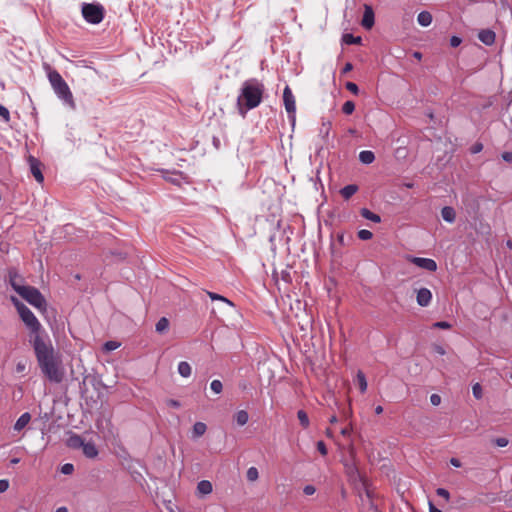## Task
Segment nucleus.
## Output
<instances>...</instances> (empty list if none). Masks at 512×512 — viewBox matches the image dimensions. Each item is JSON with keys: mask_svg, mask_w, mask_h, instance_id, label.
<instances>
[{"mask_svg": "<svg viewBox=\"0 0 512 512\" xmlns=\"http://www.w3.org/2000/svg\"><path fill=\"white\" fill-rule=\"evenodd\" d=\"M29 343L33 347L38 366L43 375L50 382H62L65 372L61 355L55 350L48 334L30 336Z\"/></svg>", "mask_w": 512, "mask_h": 512, "instance_id": "nucleus-1", "label": "nucleus"}, {"mask_svg": "<svg viewBox=\"0 0 512 512\" xmlns=\"http://www.w3.org/2000/svg\"><path fill=\"white\" fill-rule=\"evenodd\" d=\"M265 91L264 84L256 79L250 78L242 83V86L237 97V110L238 113L245 118L249 110H252L260 105Z\"/></svg>", "mask_w": 512, "mask_h": 512, "instance_id": "nucleus-2", "label": "nucleus"}, {"mask_svg": "<svg viewBox=\"0 0 512 512\" xmlns=\"http://www.w3.org/2000/svg\"><path fill=\"white\" fill-rule=\"evenodd\" d=\"M47 77L50 82L52 89L54 90L57 97L70 109L75 110L76 104L73 98V94L65 82L60 73L52 69L51 67H47Z\"/></svg>", "mask_w": 512, "mask_h": 512, "instance_id": "nucleus-3", "label": "nucleus"}, {"mask_svg": "<svg viewBox=\"0 0 512 512\" xmlns=\"http://www.w3.org/2000/svg\"><path fill=\"white\" fill-rule=\"evenodd\" d=\"M12 302L15 305L21 320L30 329L31 336L47 334L43 330L41 323L38 321L34 313L25 304L15 297H12Z\"/></svg>", "mask_w": 512, "mask_h": 512, "instance_id": "nucleus-4", "label": "nucleus"}, {"mask_svg": "<svg viewBox=\"0 0 512 512\" xmlns=\"http://www.w3.org/2000/svg\"><path fill=\"white\" fill-rule=\"evenodd\" d=\"M15 291L39 311L45 312L47 310V301L37 288L24 285L23 287H15Z\"/></svg>", "mask_w": 512, "mask_h": 512, "instance_id": "nucleus-5", "label": "nucleus"}, {"mask_svg": "<svg viewBox=\"0 0 512 512\" xmlns=\"http://www.w3.org/2000/svg\"><path fill=\"white\" fill-rule=\"evenodd\" d=\"M82 15L88 23L99 24L104 18V8L98 3H84Z\"/></svg>", "mask_w": 512, "mask_h": 512, "instance_id": "nucleus-6", "label": "nucleus"}, {"mask_svg": "<svg viewBox=\"0 0 512 512\" xmlns=\"http://www.w3.org/2000/svg\"><path fill=\"white\" fill-rule=\"evenodd\" d=\"M283 101L285 105V109L289 114V117L295 121V113H296V103L295 97L289 86H286L283 91Z\"/></svg>", "mask_w": 512, "mask_h": 512, "instance_id": "nucleus-7", "label": "nucleus"}, {"mask_svg": "<svg viewBox=\"0 0 512 512\" xmlns=\"http://www.w3.org/2000/svg\"><path fill=\"white\" fill-rule=\"evenodd\" d=\"M410 261L415 264L417 267L422 268L424 270L434 272L437 270V263L430 258H422V257H411Z\"/></svg>", "mask_w": 512, "mask_h": 512, "instance_id": "nucleus-8", "label": "nucleus"}, {"mask_svg": "<svg viewBox=\"0 0 512 512\" xmlns=\"http://www.w3.org/2000/svg\"><path fill=\"white\" fill-rule=\"evenodd\" d=\"M28 163L30 171L34 176L35 180L39 183H42L44 181V176L41 171V162L34 156L30 155L28 157Z\"/></svg>", "mask_w": 512, "mask_h": 512, "instance_id": "nucleus-9", "label": "nucleus"}, {"mask_svg": "<svg viewBox=\"0 0 512 512\" xmlns=\"http://www.w3.org/2000/svg\"><path fill=\"white\" fill-rule=\"evenodd\" d=\"M375 23V15L372 7L370 5L365 4L364 5V14L361 21V25L369 30L373 27Z\"/></svg>", "mask_w": 512, "mask_h": 512, "instance_id": "nucleus-10", "label": "nucleus"}, {"mask_svg": "<svg viewBox=\"0 0 512 512\" xmlns=\"http://www.w3.org/2000/svg\"><path fill=\"white\" fill-rule=\"evenodd\" d=\"M417 303L419 306L426 307L430 304L432 300V293L427 288H421L417 291L416 297Z\"/></svg>", "mask_w": 512, "mask_h": 512, "instance_id": "nucleus-11", "label": "nucleus"}, {"mask_svg": "<svg viewBox=\"0 0 512 512\" xmlns=\"http://www.w3.org/2000/svg\"><path fill=\"white\" fill-rule=\"evenodd\" d=\"M478 38L483 44L491 46L495 42L496 35L495 32L490 29H483L478 33Z\"/></svg>", "mask_w": 512, "mask_h": 512, "instance_id": "nucleus-12", "label": "nucleus"}, {"mask_svg": "<svg viewBox=\"0 0 512 512\" xmlns=\"http://www.w3.org/2000/svg\"><path fill=\"white\" fill-rule=\"evenodd\" d=\"M31 420V415L28 412L23 413L15 422L13 429L17 432L23 430Z\"/></svg>", "mask_w": 512, "mask_h": 512, "instance_id": "nucleus-13", "label": "nucleus"}, {"mask_svg": "<svg viewBox=\"0 0 512 512\" xmlns=\"http://www.w3.org/2000/svg\"><path fill=\"white\" fill-rule=\"evenodd\" d=\"M441 216H442L443 220H445L446 222L453 223L456 218V213H455L454 208H452L450 206H445L441 210Z\"/></svg>", "mask_w": 512, "mask_h": 512, "instance_id": "nucleus-14", "label": "nucleus"}, {"mask_svg": "<svg viewBox=\"0 0 512 512\" xmlns=\"http://www.w3.org/2000/svg\"><path fill=\"white\" fill-rule=\"evenodd\" d=\"M82 450L84 455L91 459L95 458L98 455V450L95 444L92 442L84 443V445L82 446Z\"/></svg>", "mask_w": 512, "mask_h": 512, "instance_id": "nucleus-15", "label": "nucleus"}, {"mask_svg": "<svg viewBox=\"0 0 512 512\" xmlns=\"http://www.w3.org/2000/svg\"><path fill=\"white\" fill-rule=\"evenodd\" d=\"M358 191V186L355 185V184H349V185H346L344 186L341 190H340V194L341 196L348 200L349 198H351L356 192Z\"/></svg>", "mask_w": 512, "mask_h": 512, "instance_id": "nucleus-16", "label": "nucleus"}, {"mask_svg": "<svg viewBox=\"0 0 512 512\" xmlns=\"http://www.w3.org/2000/svg\"><path fill=\"white\" fill-rule=\"evenodd\" d=\"M432 15L428 11H422L417 16V21L419 25L423 27H428L432 23Z\"/></svg>", "mask_w": 512, "mask_h": 512, "instance_id": "nucleus-17", "label": "nucleus"}, {"mask_svg": "<svg viewBox=\"0 0 512 512\" xmlns=\"http://www.w3.org/2000/svg\"><path fill=\"white\" fill-rule=\"evenodd\" d=\"M197 491L200 495H208L212 492V484L208 480H202L197 484Z\"/></svg>", "mask_w": 512, "mask_h": 512, "instance_id": "nucleus-18", "label": "nucleus"}, {"mask_svg": "<svg viewBox=\"0 0 512 512\" xmlns=\"http://www.w3.org/2000/svg\"><path fill=\"white\" fill-rule=\"evenodd\" d=\"M360 215L363 218H365L367 220H370V221H372L374 223H379L381 221V217L378 214L373 213L372 211H370L367 208H362L360 210Z\"/></svg>", "mask_w": 512, "mask_h": 512, "instance_id": "nucleus-19", "label": "nucleus"}, {"mask_svg": "<svg viewBox=\"0 0 512 512\" xmlns=\"http://www.w3.org/2000/svg\"><path fill=\"white\" fill-rule=\"evenodd\" d=\"M359 160L363 164H371L375 160V155L372 151L363 150L359 153Z\"/></svg>", "mask_w": 512, "mask_h": 512, "instance_id": "nucleus-20", "label": "nucleus"}, {"mask_svg": "<svg viewBox=\"0 0 512 512\" xmlns=\"http://www.w3.org/2000/svg\"><path fill=\"white\" fill-rule=\"evenodd\" d=\"M191 372H192V368H191V365L186 362V361H181L179 364H178V373L182 376V377H189L191 375Z\"/></svg>", "mask_w": 512, "mask_h": 512, "instance_id": "nucleus-21", "label": "nucleus"}, {"mask_svg": "<svg viewBox=\"0 0 512 512\" xmlns=\"http://www.w3.org/2000/svg\"><path fill=\"white\" fill-rule=\"evenodd\" d=\"M206 430H207V426L205 423L196 422L193 426V431H192L193 437H195V438L201 437L202 435H204Z\"/></svg>", "mask_w": 512, "mask_h": 512, "instance_id": "nucleus-22", "label": "nucleus"}, {"mask_svg": "<svg viewBox=\"0 0 512 512\" xmlns=\"http://www.w3.org/2000/svg\"><path fill=\"white\" fill-rule=\"evenodd\" d=\"M84 443L82 437L77 434H73L68 440V445L72 448H82Z\"/></svg>", "mask_w": 512, "mask_h": 512, "instance_id": "nucleus-23", "label": "nucleus"}, {"mask_svg": "<svg viewBox=\"0 0 512 512\" xmlns=\"http://www.w3.org/2000/svg\"><path fill=\"white\" fill-rule=\"evenodd\" d=\"M169 328V320L166 317H161L156 323L155 330L158 333H164Z\"/></svg>", "mask_w": 512, "mask_h": 512, "instance_id": "nucleus-24", "label": "nucleus"}, {"mask_svg": "<svg viewBox=\"0 0 512 512\" xmlns=\"http://www.w3.org/2000/svg\"><path fill=\"white\" fill-rule=\"evenodd\" d=\"M235 420L238 425H240V426L245 425L249 420V415H248L247 411H245V410L238 411L235 414Z\"/></svg>", "mask_w": 512, "mask_h": 512, "instance_id": "nucleus-25", "label": "nucleus"}, {"mask_svg": "<svg viewBox=\"0 0 512 512\" xmlns=\"http://www.w3.org/2000/svg\"><path fill=\"white\" fill-rule=\"evenodd\" d=\"M357 382L360 388V391L364 393L367 390V380L365 374L362 371H358L357 373Z\"/></svg>", "mask_w": 512, "mask_h": 512, "instance_id": "nucleus-26", "label": "nucleus"}, {"mask_svg": "<svg viewBox=\"0 0 512 512\" xmlns=\"http://www.w3.org/2000/svg\"><path fill=\"white\" fill-rule=\"evenodd\" d=\"M342 41L347 45L359 44L361 43V37H355L352 34L347 33L342 36Z\"/></svg>", "mask_w": 512, "mask_h": 512, "instance_id": "nucleus-27", "label": "nucleus"}, {"mask_svg": "<svg viewBox=\"0 0 512 512\" xmlns=\"http://www.w3.org/2000/svg\"><path fill=\"white\" fill-rule=\"evenodd\" d=\"M208 296H209V297H210V299H211V300H213V301H214V300H219V301L224 302L225 304H227V305H228V306H230V307H233V306H234V304H233L230 300H228V299H227V298H225L224 296L219 295V294H217V293H214V292H208Z\"/></svg>", "mask_w": 512, "mask_h": 512, "instance_id": "nucleus-28", "label": "nucleus"}, {"mask_svg": "<svg viewBox=\"0 0 512 512\" xmlns=\"http://www.w3.org/2000/svg\"><path fill=\"white\" fill-rule=\"evenodd\" d=\"M297 417H298L300 424L304 428H307L309 426V418H308L307 413L304 410H299L297 412Z\"/></svg>", "mask_w": 512, "mask_h": 512, "instance_id": "nucleus-29", "label": "nucleus"}, {"mask_svg": "<svg viewBox=\"0 0 512 512\" xmlns=\"http://www.w3.org/2000/svg\"><path fill=\"white\" fill-rule=\"evenodd\" d=\"M9 282L14 290H15V287H23L24 286L19 283V276L17 275L16 272H13V271L9 272Z\"/></svg>", "mask_w": 512, "mask_h": 512, "instance_id": "nucleus-30", "label": "nucleus"}, {"mask_svg": "<svg viewBox=\"0 0 512 512\" xmlns=\"http://www.w3.org/2000/svg\"><path fill=\"white\" fill-rule=\"evenodd\" d=\"M355 110V104L353 101H346L343 106H342V111L344 114L346 115H350L354 112Z\"/></svg>", "mask_w": 512, "mask_h": 512, "instance_id": "nucleus-31", "label": "nucleus"}, {"mask_svg": "<svg viewBox=\"0 0 512 512\" xmlns=\"http://www.w3.org/2000/svg\"><path fill=\"white\" fill-rule=\"evenodd\" d=\"M210 388L214 393L219 394L223 390L222 382L220 380H213L210 384Z\"/></svg>", "mask_w": 512, "mask_h": 512, "instance_id": "nucleus-32", "label": "nucleus"}, {"mask_svg": "<svg viewBox=\"0 0 512 512\" xmlns=\"http://www.w3.org/2000/svg\"><path fill=\"white\" fill-rule=\"evenodd\" d=\"M259 477V473H258V470L257 468L255 467H250L248 470H247V479L249 481H255L257 480Z\"/></svg>", "mask_w": 512, "mask_h": 512, "instance_id": "nucleus-33", "label": "nucleus"}, {"mask_svg": "<svg viewBox=\"0 0 512 512\" xmlns=\"http://www.w3.org/2000/svg\"><path fill=\"white\" fill-rule=\"evenodd\" d=\"M357 235L361 240H370L373 237L372 232L366 229L359 230Z\"/></svg>", "mask_w": 512, "mask_h": 512, "instance_id": "nucleus-34", "label": "nucleus"}, {"mask_svg": "<svg viewBox=\"0 0 512 512\" xmlns=\"http://www.w3.org/2000/svg\"><path fill=\"white\" fill-rule=\"evenodd\" d=\"M472 392H473V396L476 398V399H481L482 398V387L479 383H476L473 385L472 387Z\"/></svg>", "mask_w": 512, "mask_h": 512, "instance_id": "nucleus-35", "label": "nucleus"}, {"mask_svg": "<svg viewBox=\"0 0 512 512\" xmlns=\"http://www.w3.org/2000/svg\"><path fill=\"white\" fill-rule=\"evenodd\" d=\"M120 346V343L119 342H116V341H107L105 344H104V350L106 351H114L116 350L117 348H119Z\"/></svg>", "mask_w": 512, "mask_h": 512, "instance_id": "nucleus-36", "label": "nucleus"}, {"mask_svg": "<svg viewBox=\"0 0 512 512\" xmlns=\"http://www.w3.org/2000/svg\"><path fill=\"white\" fill-rule=\"evenodd\" d=\"M74 471V466L71 463H66L61 467V472L65 475H70Z\"/></svg>", "mask_w": 512, "mask_h": 512, "instance_id": "nucleus-37", "label": "nucleus"}, {"mask_svg": "<svg viewBox=\"0 0 512 512\" xmlns=\"http://www.w3.org/2000/svg\"><path fill=\"white\" fill-rule=\"evenodd\" d=\"M436 494L442 498H444L447 502L449 501L450 499V493L448 490H446L445 488H438L436 490Z\"/></svg>", "mask_w": 512, "mask_h": 512, "instance_id": "nucleus-38", "label": "nucleus"}, {"mask_svg": "<svg viewBox=\"0 0 512 512\" xmlns=\"http://www.w3.org/2000/svg\"><path fill=\"white\" fill-rule=\"evenodd\" d=\"M345 87L348 91H350L351 93H353L355 95L358 94V92H359V88H358L357 84H355L354 82H347L345 84Z\"/></svg>", "mask_w": 512, "mask_h": 512, "instance_id": "nucleus-39", "label": "nucleus"}, {"mask_svg": "<svg viewBox=\"0 0 512 512\" xmlns=\"http://www.w3.org/2000/svg\"><path fill=\"white\" fill-rule=\"evenodd\" d=\"M0 116L8 122L10 120V113L9 110L0 104Z\"/></svg>", "mask_w": 512, "mask_h": 512, "instance_id": "nucleus-40", "label": "nucleus"}, {"mask_svg": "<svg viewBox=\"0 0 512 512\" xmlns=\"http://www.w3.org/2000/svg\"><path fill=\"white\" fill-rule=\"evenodd\" d=\"M493 443L498 447H505L508 445V439L504 437H499L493 440Z\"/></svg>", "mask_w": 512, "mask_h": 512, "instance_id": "nucleus-41", "label": "nucleus"}, {"mask_svg": "<svg viewBox=\"0 0 512 512\" xmlns=\"http://www.w3.org/2000/svg\"><path fill=\"white\" fill-rule=\"evenodd\" d=\"M433 326L435 328H439V329H450L451 328V324L449 322H446V321L435 322L433 324Z\"/></svg>", "mask_w": 512, "mask_h": 512, "instance_id": "nucleus-42", "label": "nucleus"}, {"mask_svg": "<svg viewBox=\"0 0 512 512\" xmlns=\"http://www.w3.org/2000/svg\"><path fill=\"white\" fill-rule=\"evenodd\" d=\"M303 492L305 495H313L315 492H316V488L313 486V485H306L304 488H303Z\"/></svg>", "mask_w": 512, "mask_h": 512, "instance_id": "nucleus-43", "label": "nucleus"}, {"mask_svg": "<svg viewBox=\"0 0 512 512\" xmlns=\"http://www.w3.org/2000/svg\"><path fill=\"white\" fill-rule=\"evenodd\" d=\"M317 449L318 451L322 454V455H326L327 454V448H326V445L323 441H318L317 442Z\"/></svg>", "mask_w": 512, "mask_h": 512, "instance_id": "nucleus-44", "label": "nucleus"}, {"mask_svg": "<svg viewBox=\"0 0 512 512\" xmlns=\"http://www.w3.org/2000/svg\"><path fill=\"white\" fill-rule=\"evenodd\" d=\"M430 402L432 405L437 406L441 403V397L438 394H432L430 397Z\"/></svg>", "mask_w": 512, "mask_h": 512, "instance_id": "nucleus-45", "label": "nucleus"}, {"mask_svg": "<svg viewBox=\"0 0 512 512\" xmlns=\"http://www.w3.org/2000/svg\"><path fill=\"white\" fill-rule=\"evenodd\" d=\"M8 488H9V481L6 479H1L0 480V493L7 491Z\"/></svg>", "mask_w": 512, "mask_h": 512, "instance_id": "nucleus-46", "label": "nucleus"}, {"mask_svg": "<svg viewBox=\"0 0 512 512\" xmlns=\"http://www.w3.org/2000/svg\"><path fill=\"white\" fill-rule=\"evenodd\" d=\"M330 123H323L322 125V128L320 129V133L324 136V137H327L328 134H329V130H330Z\"/></svg>", "mask_w": 512, "mask_h": 512, "instance_id": "nucleus-47", "label": "nucleus"}, {"mask_svg": "<svg viewBox=\"0 0 512 512\" xmlns=\"http://www.w3.org/2000/svg\"><path fill=\"white\" fill-rule=\"evenodd\" d=\"M461 42H462L461 38H459L457 36H452L450 39V45L452 47H458L461 44Z\"/></svg>", "mask_w": 512, "mask_h": 512, "instance_id": "nucleus-48", "label": "nucleus"}, {"mask_svg": "<svg viewBox=\"0 0 512 512\" xmlns=\"http://www.w3.org/2000/svg\"><path fill=\"white\" fill-rule=\"evenodd\" d=\"M26 370V364L22 361L16 364V372L23 373Z\"/></svg>", "mask_w": 512, "mask_h": 512, "instance_id": "nucleus-49", "label": "nucleus"}, {"mask_svg": "<svg viewBox=\"0 0 512 512\" xmlns=\"http://www.w3.org/2000/svg\"><path fill=\"white\" fill-rule=\"evenodd\" d=\"M337 240L339 242L340 245H347L348 243L346 242L345 240V236H344V233L343 232H339L337 234Z\"/></svg>", "mask_w": 512, "mask_h": 512, "instance_id": "nucleus-50", "label": "nucleus"}, {"mask_svg": "<svg viewBox=\"0 0 512 512\" xmlns=\"http://www.w3.org/2000/svg\"><path fill=\"white\" fill-rule=\"evenodd\" d=\"M433 350L439 355H444L446 353L445 349L441 345H434Z\"/></svg>", "mask_w": 512, "mask_h": 512, "instance_id": "nucleus-51", "label": "nucleus"}, {"mask_svg": "<svg viewBox=\"0 0 512 512\" xmlns=\"http://www.w3.org/2000/svg\"><path fill=\"white\" fill-rule=\"evenodd\" d=\"M352 69H353V65H352V63L347 62V63L344 65V67H343V69H342L341 73H342V74H346V73L350 72Z\"/></svg>", "mask_w": 512, "mask_h": 512, "instance_id": "nucleus-52", "label": "nucleus"}, {"mask_svg": "<svg viewBox=\"0 0 512 512\" xmlns=\"http://www.w3.org/2000/svg\"><path fill=\"white\" fill-rule=\"evenodd\" d=\"M167 405L170 406V407H173V408H179L180 407V402L177 401V400H174V399H169L167 401Z\"/></svg>", "mask_w": 512, "mask_h": 512, "instance_id": "nucleus-53", "label": "nucleus"}, {"mask_svg": "<svg viewBox=\"0 0 512 512\" xmlns=\"http://www.w3.org/2000/svg\"><path fill=\"white\" fill-rule=\"evenodd\" d=\"M502 158L507 162H512V152L503 153Z\"/></svg>", "mask_w": 512, "mask_h": 512, "instance_id": "nucleus-54", "label": "nucleus"}, {"mask_svg": "<svg viewBox=\"0 0 512 512\" xmlns=\"http://www.w3.org/2000/svg\"><path fill=\"white\" fill-rule=\"evenodd\" d=\"M450 464H451L452 466H454V467H457V468H458V467H461V462H460V460H459V459H457V458H451V459H450Z\"/></svg>", "mask_w": 512, "mask_h": 512, "instance_id": "nucleus-55", "label": "nucleus"}, {"mask_svg": "<svg viewBox=\"0 0 512 512\" xmlns=\"http://www.w3.org/2000/svg\"><path fill=\"white\" fill-rule=\"evenodd\" d=\"M429 512H441V510L436 508L434 504L431 501H429Z\"/></svg>", "mask_w": 512, "mask_h": 512, "instance_id": "nucleus-56", "label": "nucleus"}, {"mask_svg": "<svg viewBox=\"0 0 512 512\" xmlns=\"http://www.w3.org/2000/svg\"><path fill=\"white\" fill-rule=\"evenodd\" d=\"M482 150V144H476L473 146V149H472V152L473 153H478Z\"/></svg>", "mask_w": 512, "mask_h": 512, "instance_id": "nucleus-57", "label": "nucleus"}, {"mask_svg": "<svg viewBox=\"0 0 512 512\" xmlns=\"http://www.w3.org/2000/svg\"><path fill=\"white\" fill-rule=\"evenodd\" d=\"M383 412V407L378 405L376 408H375V413L376 414H381Z\"/></svg>", "mask_w": 512, "mask_h": 512, "instance_id": "nucleus-58", "label": "nucleus"}, {"mask_svg": "<svg viewBox=\"0 0 512 512\" xmlns=\"http://www.w3.org/2000/svg\"><path fill=\"white\" fill-rule=\"evenodd\" d=\"M19 462H20V459H19V458H12V459L10 460V464H11V465H16V464H18Z\"/></svg>", "mask_w": 512, "mask_h": 512, "instance_id": "nucleus-59", "label": "nucleus"}, {"mask_svg": "<svg viewBox=\"0 0 512 512\" xmlns=\"http://www.w3.org/2000/svg\"><path fill=\"white\" fill-rule=\"evenodd\" d=\"M56 512H68V509L66 507H59Z\"/></svg>", "mask_w": 512, "mask_h": 512, "instance_id": "nucleus-60", "label": "nucleus"}, {"mask_svg": "<svg viewBox=\"0 0 512 512\" xmlns=\"http://www.w3.org/2000/svg\"><path fill=\"white\" fill-rule=\"evenodd\" d=\"M330 422H331V423H336V422H337V417H336V416H332V417L330 418Z\"/></svg>", "mask_w": 512, "mask_h": 512, "instance_id": "nucleus-61", "label": "nucleus"}, {"mask_svg": "<svg viewBox=\"0 0 512 512\" xmlns=\"http://www.w3.org/2000/svg\"><path fill=\"white\" fill-rule=\"evenodd\" d=\"M341 433H342L343 435H346V434H348V433H349V431H348V429H347V428H344V429H342Z\"/></svg>", "mask_w": 512, "mask_h": 512, "instance_id": "nucleus-62", "label": "nucleus"}, {"mask_svg": "<svg viewBox=\"0 0 512 512\" xmlns=\"http://www.w3.org/2000/svg\"><path fill=\"white\" fill-rule=\"evenodd\" d=\"M414 56H415L416 58L420 59V58H421V53H419V52H415V53H414Z\"/></svg>", "mask_w": 512, "mask_h": 512, "instance_id": "nucleus-63", "label": "nucleus"}, {"mask_svg": "<svg viewBox=\"0 0 512 512\" xmlns=\"http://www.w3.org/2000/svg\"><path fill=\"white\" fill-rule=\"evenodd\" d=\"M331 249H332V255L336 256V251H335L334 245L331 246Z\"/></svg>", "mask_w": 512, "mask_h": 512, "instance_id": "nucleus-64", "label": "nucleus"}]
</instances>
